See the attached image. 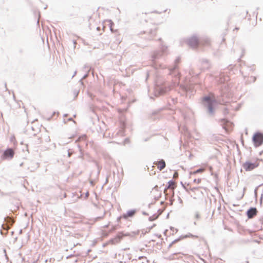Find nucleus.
Masks as SVG:
<instances>
[{
    "mask_svg": "<svg viewBox=\"0 0 263 263\" xmlns=\"http://www.w3.org/2000/svg\"><path fill=\"white\" fill-rule=\"evenodd\" d=\"M260 163V160L258 158L246 162L243 164V167L246 171H251L257 167Z\"/></svg>",
    "mask_w": 263,
    "mask_h": 263,
    "instance_id": "obj_1",
    "label": "nucleus"
},
{
    "mask_svg": "<svg viewBox=\"0 0 263 263\" xmlns=\"http://www.w3.org/2000/svg\"><path fill=\"white\" fill-rule=\"evenodd\" d=\"M254 145L255 146H260L263 142V135L259 133L255 134L253 138Z\"/></svg>",
    "mask_w": 263,
    "mask_h": 263,
    "instance_id": "obj_2",
    "label": "nucleus"
},
{
    "mask_svg": "<svg viewBox=\"0 0 263 263\" xmlns=\"http://www.w3.org/2000/svg\"><path fill=\"white\" fill-rule=\"evenodd\" d=\"M168 185L164 190V193L165 195H168L170 193H174V190L175 187V184L174 181H170L168 182Z\"/></svg>",
    "mask_w": 263,
    "mask_h": 263,
    "instance_id": "obj_3",
    "label": "nucleus"
},
{
    "mask_svg": "<svg viewBox=\"0 0 263 263\" xmlns=\"http://www.w3.org/2000/svg\"><path fill=\"white\" fill-rule=\"evenodd\" d=\"M14 155V152L12 148L6 149L3 155L4 159L12 158Z\"/></svg>",
    "mask_w": 263,
    "mask_h": 263,
    "instance_id": "obj_4",
    "label": "nucleus"
},
{
    "mask_svg": "<svg viewBox=\"0 0 263 263\" xmlns=\"http://www.w3.org/2000/svg\"><path fill=\"white\" fill-rule=\"evenodd\" d=\"M189 44L191 47H192L193 48H195L198 46V45L199 44V42L198 39L196 37L193 36V37H192L189 40ZM200 44H201V42L200 43Z\"/></svg>",
    "mask_w": 263,
    "mask_h": 263,
    "instance_id": "obj_5",
    "label": "nucleus"
},
{
    "mask_svg": "<svg viewBox=\"0 0 263 263\" xmlns=\"http://www.w3.org/2000/svg\"><path fill=\"white\" fill-rule=\"evenodd\" d=\"M154 164L157 166L158 169L160 171L162 170L166 166L165 161L162 159L160 161L155 162Z\"/></svg>",
    "mask_w": 263,
    "mask_h": 263,
    "instance_id": "obj_6",
    "label": "nucleus"
},
{
    "mask_svg": "<svg viewBox=\"0 0 263 263\" xmlns=\"http://www.w3.org/2000/svg\"><path fill=\"white\" fill-rule=\"evenodd\" d=\"M123 234L122 233L118 234L115 238L110 240L111 244H116L119 243L123 237Z\"/></svg>",
    "mask_w": 263,
    "mask_h": 263,
    "instance_id": "obj_7",
    "label": "nucleus"
},
{
    "mask_svg": "<svg viewBox=\"0 0 263 263\" xmlns=\"http://www.w3.org/2000/svg\"><path fill=\"white\" fill-rule=\"evenodd\" d=\"M257 210L256 208H251L247 212V216L248 218H252L257 214Z\"/></svg>",
    "mask_w": 263,
    "mask_h": 263,
    "instance_id": "obj_8",
    "label": "nucleus"
},
{
    "mask_svg": "<svg viewBox=\"0 0 263 263\" xmlns=\"http://www.w3.org/2000/svg\"><path fill=\"white\" fill-rule=\"evenodd\" d=\"M136 213V210H132L128 211L126 213L123 215L122 217L124 219H127L129 217H133Z\"/></svg>",
    "mask_w": 263,
    "mask_h": 263,
    "instance_id": "obj_9",
    "label": "nucleus"
},
{
    "mask_svg": "<svg viewBox=\"0 0 263 263\" xmlns=\"http://www.w3.org/2000/svg\"><path fill=\"white\" fill-rule=\"evenodd\" d=\"M203 100L209 103V106H208L209 109L211 112H212L213 110V108H212V104H211V99L210 97H205V98H204Z\"/></svg>",
    "mask_w": 263,
    "mask_h": 263,
    "instance_id": "obj_10",
    "label": "nucleus"
},
{
    "mask_svg": "<svg viewBox=\"0 0 263 263\" xmlns=\"http://www.w3.org/2000/svg\"><path fill=\"white\" fill-rule=\"evenodd\" d=\"M204 171H205V168H199L196 171H195L193 172H191L190 173V175H195L198 173H203V172H204Z\"/></svg>",
    "mask_w": 263,
    "mask_h": 263,
    "instance_id": "obj_11",
    "label": "nucleus"
},
{
    "mask_svg": "<svg viewBox=\"0 0 263 263\" xmlns=\"http://www.w3.org/2000/svg\"><path fill=\"white\" fill-rule=\"evenodd\" d=\"M201 182V179L200 178H198V179H195L194 180V182L195 183V184H199Z\"/></svg>",
    "mask_w": 263,
    "mask_h": 263,
    "instance_id": "obj_12",
    "label": "nucleus"
},
{
    "mask_svg": "<svg viewBox=\"0 0 263 263\" xmlns=\"http://www.w3.org/2000/svg\"><path fill=\"white\" fill-rule=\"evenodd\" d=\"M157 187H155V188H154V189L153 190V191L157 190Z\"/></svg>",
    "mask_w": 263,
    "mask_h": 263,
    "instance_id": "obj_13",
    "label": "nucleus"
},
{
    "mask_svg": "<svg viewBox=\"0 0 263 263\" xmlns=\"http://www.w3.org/2000/svg\"><path fill=\"white\" fill-rule=\"evenodd\" d=\"M198 188H199V187H197V188H193V189H192L191 190H192V191H194V190H195V189H198Z\"/></svg>",
    "mask_w": 263,
    "mask_h": 263,
    "instance_id": "obj_14",
    "label": "nucleus"
}]
</instances>
